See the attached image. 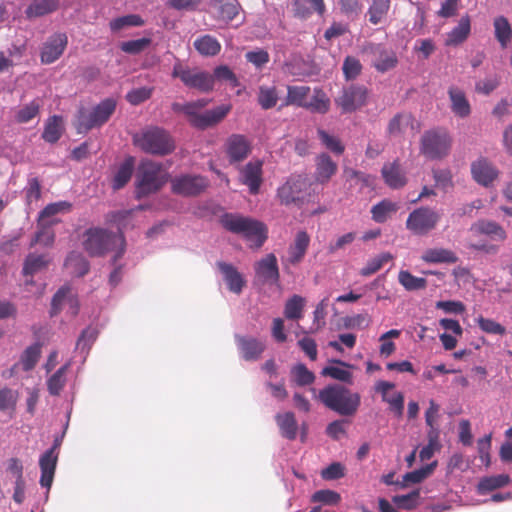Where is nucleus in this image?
<instances>
[{
	"label": "nucleus",
	"mask_w": 512,
	"mask_h": 512,
	"mask_svg": "<svg viewBox=\"0 0 512 512\" xmlns=\"http://www.w3.org/2000/svg\"><path fill=\"white\" fill-rule=\"evenodd\" d=\"M208 103L209 101L206 99H198L187 103L175 102L171 105V108L175 113L184 114L190 126L198 130H206L222 122L232 109L230 104H222L213 109L202 111Z\"/></svg>",
	"instance_id": "f257e3e1"
},
{
	"label": "nucleus",
	"mask_w": 512,
	"mask_h": 512,
	"mask_svg": "<svg viewBox=\"0 0 512 512\" xmlns=\"http://www.w3.org/2000/svg\"><path fill=\"white\" fill-rule=\"evenodd\" d=\"M133 144L147 154L161 157L173 153L176 149L173 136L159 126H149L134 134Z\"/></svg>",
	"instance_id": "f03ea898"
},
{
	"label": "nucleus",
	"mask_w": 512,
	"mask_h": 512,
	"mask_svg": "<svg viewBox=\"0 0 512 512\" xmlns=\"http://www.w3.org/2000/svg\"><path fill=\"white\" fill-rule=\"evenodd\" d=\"M221 224L226 230L242 235L252 243L251 247L260 248L268 237L266 225L250 217L227 213L221 217Z\"/></svg>",
	"instance_id": "7ed1b4c3"
},
{
	"label": "nucleus",
	"mask_w": 512,
	"mask_h": 512,
	"mask_svg": "<svg viewBox=\"0 0 512 512\" xmlns=\"http://www.w3.org/2000/svg\"><path fill=\"white\" fill-rule=\"evenodd\" d=\"M320 401L330 410L342 416L354 415L360 406V395L339 385H329L319 392Z\"/></svg>",
	"instance_id": "20e7f679"
},
{
	"label": "nucleus",
	"mask_w": 512,
	"mask_h": 512,
	"mask_svg": "<svg viewBox=\"0 0 512 512\" xmlns=\"http://www.w3.org/2000/svg\"><path fill=\"white\" fill-rule=\"evenodd\" d=\"M116 242H119L121 245V249L114 259L116 261L124 253L125 240L123 235H115L104 228L92 227L84 232L82 244L84 250L91 257H98L110 251Z\"/></svg>",
	"instance_id": "39448f33"
},
{
	"label": "nucleus",
	"mask_w": 512,
	"mask_h": 512,
	"mask_svg": "<svg viewBox=\"0 0 512 512\" xmlns=\"http://www.w3.org/2000/svg\"><path fill=\"white\" fill-rule=\"evenodd\" d=\"M452 143V136L446 129L426 130L420 138V154L429 160L444 159L450 154Z\"/></svg>",
	"instance_id": "423d86ee"
},
{
	"label": "nucleus",
	"mask_w": 512,
	"mask_h": 512,
	"mask_svg": "<svg viewBox=\"0 0 512 512\" xmlns=\"http://www.w3.org/2000/svg\"><path fill=\"white\" fill-rule=\"evenodd\" d=\"M115 109L116 101L112 98H106L91 111L85 109L79 110L75 122L77 132L87 133L93 128L101 127L110 119Z\"/></svg>",
	"instance_id": "0eeeda50"
},
{
	"label": "nucleus",
	"mask_w": 512,
	"mask_h": 512,
	"mask_svg": "<svg viewBox=\"0 0 512 512\" xmlns=\"http://www.w3.org/2000/svg\"><path fill=\"white\" fill-rule=\"evenodd\" d=\"M165 182L161 164L153 161L142 162L137 174L136 197L140 199L157 192Z\"/></svg>",
	"instance_id": "6e6552de"
},
{
	"label": "nucleus",
	"mask_w": 512,
	"mask_h": 512,
	"mask_svg": "<svg viewBox=\"0 0 512 512\" xmlns=\"http://www.w3.org/2000/svg\"><path fill=\"white\" fill-rule=\"evenodd\" d=\"M441 220V214L428 206L414 209L406 220V228L418 236H425L436 229Z\"/></svg>",
	"instance_id": "1a4fd4ad"
},
{
	"label": "nucleus",
	"mask_w": 512,
	"mask_h": 512,
	"mask_svg": "<svg viewBox=\"0 0 512 512\" xmlns=\"http://www.w3.org/2000/svg\"><path fill=\"white\" fill-rule=\"evenodd\" d=\"M172 76L179 78L188 88L196 89L203 93L212 91L214 87V77L212 74L184 67L180 63L174 65Z\"/></svg>",
	"instance_id": "9d476101"
},
{
	"label": "nucleus",
	"mask_w": 512,
	"mask_h": 512,
	"mask_svg": "<svg viewBox=\"0 0 512 512\" xmlns=\"http://www.w3.org/2000/svg\"><path fill=\"white\" fill-rule=\"evenodd\" d=\"M369 90L364 85L351 84L344 87L335 99L342 113H352L367 104Z\"/></svg>",
	"instance_id": "9b49d317"
},
{
	"label": "nucleus",
	"mask_w": 512,
	"mask_h": 512,
	"mask_svg": "<svg viewBox=\"0 0 512 512\" xmlns=\"http://www.w3.org/2000/svg\"><path fill=\"white\" fill-rule=\"evenodd\" d=\"M309 187L306 177L302 175H292L288 180L278 188L277 197L281 204H300L305 199V193Z\"/></svg>",
	"instance_id": "f8f14e48"
},
{
	"label": "nucleus",
	"mask_w": 512,
	"mask_h": 512,
	"mask_svg": "<svg viewBox=\"0 0 512 512\" xmlns=\"http://www.w3.org/2000/svg\"><path fill=\"white\" fill-rule=\"evenodd\" d=\"M209 186V181L201 175H181L171 180V190L174 194L192 197L198 196Z\"/></svg>",
	"instance_id": "ddd939ff"
},
{
	"label": "nucleus",
	"mask_w": 512,
	"mask_h": 512,
	"mask_svg": "<svg viewBox=\"0 0 512 512\" xmlns=\"http://www.w3.org/2000/svg\"><path fill=\"white\" fill-rule=\"evenodd\" d=\"M225 151L230 164L244 161L252 151V144L245 135L232 134L225 143Z\"/></svg>",
	"instance_id": "4468645a"
},
{
	"label": "nucleus",
	"mask_w": 512,
	"mask_h": 512,
	"mask_svg": "<svg viewBox=\"0 0 512 512\" xmlns=\"http://www.w3.org/2000/svg\"><path fill=\"white\" fill-rule=\"evenodd\" d=\"M262 167L263 162L261 160H252L240 168V182L248 187L252 195L259 193L263 183Z\"/></svg>",
	"instance_id": "2eb2a0df"
},
{
	"label": "nucleus",
	"mask_w": 512,
	"mask_h": 512,
	"mask_svg": "<svg viewBox=\"0 0 512 512\" xmlns=\"http://www.w3.org/2000/svg\"><path fill=\"white\" fill-rule=\"evenodd\" d=\"M68 44L65 33H56L50 36L44 43L40 58L43 64H51L58 60L64 53Z\"/></svg>",
	"instance_id": "dca6fc26"
},
{
	"label": "nucleus",
	"mask_w": 512,
	"mask_h": 512,
	"mask_svg": "<svg viewBox=\"0 0 512 512\" xmlns=\"http://www.w3.org/2000/svg\"><path fill=\"white\" fill-rule=\"evenodd\" d=\"M255 276L262 283L277 284L280 274L277 258L273 253L267 254L254 265Z\"/></svg>",
	"instance_id": "f3484780"
},
{
	"label": "nucleus",
	"mask_w": 512,
	"mask_h": 512,
	"mask_svg": "<svg viewBox=\"0 0 512 512\" xmlns=\"http://www.w3.org/2000/svg\"><path fill=\"white\" fill-rule=\"evenodd\" d=\"M57 444L48 449L39 459L41 470L40 485L46 489H50L53 483L55 470L57 466L58 456L55 454Z\"/></svg>",
	"instance_id": "a211bd4d"
},
{
	"label": "nucleus",
	"mask_w": 512,
	"mask_h": 512,
	"mask_svg": "<svg viewBox=\"0 0 512 512\" xmlns=\"http://www.w3.org/2000/svg\"><path fill=\"white\" fill-rule=\"evenodd\" d=\"M235 341L241 354V357L245 361L258 360L266 348L264 342L254 337L236 335Z\"/></svg>",
	"instance_id": "6ab92c4d"
},
{
	"label": "nucleus",
	"mask_w": 512,
	"mask_h": 512,
	"mask_svg": "<svg viewBox=\"0 0 512 512\" xmlns=\"http://www.w3.org/2000/svg\"><path fill=\"white\" fill-rule=\"evenodd\" d=\"M64 304H68L70 314L76 316L79 311V302L75 295L71 293V289L68 286L61 287L53 296L51 302V315H57Z\"/></svg>",
	"instance_id": "aec40b11"
},
{
	"label": "nucleus",
	"mask_w": 512,
	"mask_h": 512,
	"mask_svg": "<svg viewBox=\"0 0 512 512\" xmlns=\"http://www.w3.org/2000/svg\"><path fill=\"white\" fill-rule=\"evenodd\" d=\"M337 170V163L327 153H321L315 159V182L322 185L328 183Z\"/></svg>",
	"instance_id": "412c9836"
},
{
	"label": "nucleus",
	"mask_w": 512,
	"mask_h": 512,
	"mask_svg": "<svg viewBox=\"0 0 512 512\" xmlns=\"http://www.w3.org/2000/svg\"><path fill=\"white\" fill-rule=\"evenodd\" d=\"M310 244V236L304 231H298L293 242L288 247L287 262L291 265H298L304 259Z\"/></svg>",
	"instance_id": "4be33fe9"
},
{
	"label": "nucleus",
	"mask_w": 512,
	"mask_h": 512,
	"mask_svg": "<svg viewBox=\"0 0 512 512\" xmlns=\"http://www.w3.org/2000/svg\"><path fill=\"white\" fill-rule=\"evenodd\" d=\"M471 173L474 180L483 186H488L498 176V170L486 159H479L472 163Z\"/></svg>",
	"instance_id": "5701e85b"
},
{
	"label": "nucleus",
	"mask_w": 512,
	"mask_h": 512,
	"mask_svg": "<svg viewBox=\"0 0 512 512\" xmlns=\"http://www.w3.org/2000/svg\"><path fill=\"white\" fill-rule=\"evenodd\" d=\"M217 266L223 275L228 289L235 294H240L246 284L241 273L229 263L218 262Z\"/></svg>",
	"instance_id": "b1692460"
},
{
	"label": "nucleus",
	"mask_w": 512,
	"mask_h": 512,
	"mask_svg": "<svg viewBox=\"0 0 512 512\" xmlns=\"http://www.w3.org/2000/svg\"><path fill=\"white\" fill-rule=\"evenodd\" d=\"M373 53L375 59L373 60L372 66L380 73L392 70L398 64L397 55L392 50H387L379 45L375 47Z\"/></svg>",
	"instance_id": "393cba45"
},
{
	"label": "nucleus",
	"mask_w": 512,
	"mask_h": 512,
	"mask_svg": "<svg viewBox=\"0 0 512 512\" xmlns=\"http://www.w3.org/2000/svg\"><path fill=\"white\" fill-rule=\"evenodd\" d=\"M415 118L411 113H397L388 123L387 133L389 136L397 137L403 135L407 129L415 130Z\"/></svg>",
	"instance_id": "a878e982"
},
{
	"label": "nucleus",
	"mask_w": 512,
	"mask_h": 512,
	"mask_svg": "<svg viewBox=\"0 0 512 512\" xmlns=\"http://www.w3.org/2000/svg\"><path fill=\"white\" fill-rule=\"evenodd\" d=\"M471 32V19L469 15L460 18L457 26H455L445 39L446 46H457L467 40Z\"/></svg>",
	"instance_id": "bb28decb"
},
{
	"label": "nucleus",
	"mask_w": 512,
	"mask_h": 512,
	"mask_svg": "<svg viewBox=\"0 0 512 512\" xmlns=\"http://www.w3.org/2000/svg\"><path fill=\"white\" fill-rule=\"evenodd\" d=\"M422 261L429 264H454L459 258L455 252L446 248H429L421 255Z\"/></svg>",
	"instance_id": "cd10ccee"
},
{
	"label": "nucleus",
	"mask_w": 512,
	"mask_h": 512,
	"mask_svg": "<svg viewBox=\"0 0 512 512\" xmlns=\"http://www.w3.org/2000/svg\"><path fill=\"white\" fill-rule=\"evenodd\" d=\"M448 95L452 112L460 118L468 117L471 113V106L465 93L459 88L451 87L448 90Z\"/></svg>",
	"instance_id": "c85d7f7f"
},
{
	"label": "nucleus",
	"mask_w": 512,
	"mask_h": 512,
	"mask_svg": "<svg viewBox=\"0 0 512 512\" xmlns=\"http://www.w3.org/2000/svg\"><path fill=\"white\" fill-rule=\"evenodd\" d=\"M381 173L385 183L392 189L401 188L406 184V178L396 162L384 164Z\"/></svg>",
	"instance_id": "c756f323"
},
{
	"label": "nucleus",
	"mask_w": 512,
	"mask_h": 512,
	"mask_svg": "<svg viewBox=\"0 0 512 512\" xmlns=\"http://www.w3.org/2000/svg\"><path fill=\"white\" fill-rule=\"evenodd\" d=\"M275 420L279 427L280 433L284 438L288 440L296 439L298 424L295 415L292 412L278 413L275 416Z\"/></svg>",
	"instance_id": "7c9ffc66"
},
{
	"label": "nucleus",
	"mask_w": 512,
	"mask_h": 512,
	"mask_svg": "<svg viewBox=\"0 0 512 512\" xmlns=\"http://www.w3.org/2000/svg\"><path fill=\"white\" fill-rule=\"evenodd\" d=\"M64 132L63 119L61 116L53 115L46 120L42 138L45 142L56 143Z\"/></svg>",
	"instance_id": "2f4dec72"
},
{
	"label": "nucleus",
	"mask_w": 512,
	"mask_h": 512,
	"mask_svg": "<svg viewBox=\"0 0 512 512\" xmlns=\"http://www.w3.org/2000/svg\"><path fill=\"white\" fill-rule=\"evenodd\" d=\"M58 0H34L26 8L28 18H37L52 13L58 9Z\"/></svg>",
	"instance_id": "473e14b6"
},
{
	"label": "nucleus",
	"mask_w": 512,
	"mask_h": 512,
	"mask_svg": "<svg viewBox=\"0 0 512 512\" xmlns=\"http://www.w3.org/2000/svg\"><path fill=\"white\" fill-rule=\"evenodd\" d=\"M193 45L197 52L203 56H215L221 50L220 42L209 34L198 37Z\"/></svg>",
	"instance_id": "72a5a7b5"
},
{
	"label": "nucleus",
	"mask_w": 512,
	"mask_h": 512,
	"mask_svg": "<svg viewBox=\"0 0 512 512\" xmlns=\"http://www.w3.org/2000/svg\"><path fill=\"white\" fill-rule=\"evenodd\" d=\"M471 229L479 234L494 236L501 241L507 237L505 230L494 221L479 220L472 225Z\"/></svg>",
	"instance_id": "f704fd0d"
},
{
	"label": "nucleus",
	"mask_w": 512,
	"mask_h": 512,
	"mask_svg": "<svg viewBox=\"0 0 512 512\" xmlns=\"http://www.w3.org/2000/svg\"><path fill=\"white\" fill-rule=\"evenodd\" d=\"M213 7L217 9L219 18L226 22L232 21L240 10L237 0H215Z\"/></svg>",
	"instance_id": "c9c22d12"
},
{
	"label": "nucleus",
	"mask_w": 512,
	"mask_h": 512,
	"mask_svg": "<svg viewBox=\"0 0 512 512\" xmlns=\"http://www.w3.org/2000/svg\"><path fill=\"white\" fill-rule=\"evenodd\" d=\"M65 266L70 269L71 273L82 277L86 275L89 272V262L87 259L78 252H71L66 260H65Z\"/></svg>",
	"instance_id": "e433bc0d"
},
{
	"label": "nucleus",
	"mask_w": 512,
	"mask_h": 512,
	"mask_svg": "<svg viewBox=\"0 0 512 512\" xmlns=\"http://www.w3.org/2000/svg\"><path fill=\"white\" fill-rule=\"evenodd\" d=\"M399 206L391 200L384 199L371 209L372 219L377 223H384L391 214L397 212Z\"/></svg>",
	"instance_id": "4c0bfd02"
},
{
	"label": "nucleus",
	"mask_w": 512,
	"mask_h": 512,
	"mask_svg": "<svg viewBox=\"0 0 512 512\" xmlns=\"http://www.w3.org/2000/svg\"><path fill=\"white\" fill-rule=\"evenodd\" d=\"M309 93V86H288L284 105H295L304 108L307 103Z\"/></svg>",
	"instance_id": "58836bf2"
},
{
	"label": "nucleus",
	"mask_w": 512,
	"mask_h": 512,
	"mask_svg": "<svg viewBox=\"0 0 512 512\" xmlns=\"http://www.w3.org/2000/svg\"><path fill=\"white\" fill-rule=\"evenodd\" d=\"M495 38L502 48H506L512 38V28L508 19L504 16H498L494 19Z\"/></svg>",
	"instance_id": "ea45409f"
},
{
	"label": "nucleus",
	"mask_w": 512,
	"mask_h": 512,
	"mask_svg": "<svg viewBox=\"0 0 512 512\" xmlns=\"http://www.w3.org/2000/svg\"><path fill=\"white\" fill-rule=\"evenodd\" d=\"M306 300L304 297L294 294L284 306V316L288 320H299L303 317Z\"/></svg>",
	"instance_id": "a19ab883"
},
{
	"label": "nucleus",
	"mask_w": 512,
	"mask_h": 512,
	"mask_svg": "<svg viewBox=\"0 0 512 512\" xmlns=\"http://www.w3.org/2000/svg\"><path fill=\"white\" fill-rule=\"evenodd\" d=\"M40 355H41V347L39 344H34V345L27 347L21 355L20 363L15 364L12 367V372L19 365L22 366V369L24 371L32 370L36 366V364L40 358Z\"/></svg>",
	"instance_id": "79ce46f5"
},
{
	"label": "nucleus",
	"mask_w": 512,
	"mask_h": 512,
	"mask_svg": "<svg viewBox=\"0 0 512 512\" xmlns=\"http://www.w3.org/2000/svg\"><path fill=\"white\" fill-rule=\"evenodd\" d=\"M390 9V0H372L367 14L371 24L377 25L381 23L387 16Z\"/></svg>",
	"instance_id": "37998d69"
},
{
	"label": "nucleus",
	"mask_w": 512,
	"mask_h": 512,
	"mask_svg": "<svg viewBox=\"0 0 512 512\" xmlns=\"http://www.w3.org/2000/svg\"><path fill=\"white\" fill-rule=\"evenodd\" d=\"M49 261L46 259L44 255H38L35 253H30L27 255L24 265H23V274L25 276H33L34 274L44 270Z\"/></svg>",
	"instance_id": "c03bdc74"
},
{
	"label": "nucleus",
	"mask_w": 512,
	"mask_h": 512,
	"mask_svg": "<svg viewBox=\"0 0 512 512\" xmlns=\"http://www.w3.org/2000/svg\"><path fill=\"white\" fill-rule=\"evenodd\" d=\"M398 281L407 291L423 290L427 287V280L425 278L416 277L407 270L399 272Z\"/></svg>",
	"instance_id": "a18cd8bd"
},
{
	"label": "nucleus",
	"mask_w": 512,
	"mask_h": 512,
	"mask_svg": "<svg viewBox=\"0 0 512 512\" xmlns=\"http://www.w3.org/2000/svg\"><path fill=\"white\" fill-rule=\"evenodd\" d=\"M133 158H128L121 164L113 179V189L123 188L131 179L133 173Z\"/></svg>",
	"instance_id": "49530a36"
},
{
	"label": "nucleus",
	"mask_w": 512,
	"mask_h": 512,
	"mask_svg": "<svg viewBox=\"0 0 512 512\" xmlns=\"http://www.w3.org/2000/svg\"><path fill=\"white\" fill-rule=\"evenodd\" d=\"M510 481L508 475L501 474L496 476L484 477L478 483V491L480 494L493 491L495 489L506 486Z\"/></svg>",
	"instance_id": "de8ad7c7"
},
{
	"label": "nucleus",
	"mask_w": 512,
	"mask_h": 512,
	"mask_svg": "<svg viewBox=\"0 0 512 512\" xmlns=\"http://www.w3.org/2000/svg\"><path fill=\"white\" fill-rule=\"evenodd\" d=\"M291 377L298 386L310 385L315 381V375L303 363H298L291 368Z\"/></svg>",
	"instance_id": "09e8293b"
},
{
	"label": "nucleus",
	"mask_w": 512,
	"mask_h": 512,
	"mask_svg": "<svg viewBox=\"0 0 512 512\" xmlns=\"http://www.w3.org/2000/svg\"><path fill=\"white\" fill-rule=\"evenodd\" d=\"M306 109L325 114L330 108V100L322 90H316L310 101H307Z\"/></svg>",
	"instance_id": "8fccbe9b"
},
{
	"label": "nucleus",
	"mask_w": 512,
	"mask_h": 512,
	"mask_svg": "<svg viewBox=\"0 0 512 512\" xmlns=\"http://www.w3.org/2000/svg\"><path fill=\"white\" fill-rule=\"evenodd\" d=\"M393 259V255L389 252H384L376 257L370 259L366 265L360 270V274L362 276H370L378 272L385 263L391 261Z\"/></svg>",
	"instance_id": "3c124183"
},
{
	"label": "nucleus",
	"mask_w": 512,
	"mask_h": 512,
	"mask_svg": "<svg viewBox=\"0 0 512 512\" xmlns=\"http://www.w3.org/2000/svg\"><path fill=\"white\" fill-rule=\"evenodd\" d=\"M40 107L41 101L39 99L32 100L17 111L15 115L16 121L18 123H27L31 121L39 114Z\"/></svg>",
	"instance_id": "603ef678"
},
{
	"label": "nucleus",
	"mask_w": 512,
	"mask_h": 512,
	"mask_svg": "<svg viewBox=\"0 0 512 512\" xmlns=\"http://www.w3.org/2000/svg\"><path fill=\"white\" fill-rule=\"evenodd\" d=\"M278 101L276 87L260 86L258 92V103L264 110L273 108Z\"/></svg>",
	"instance_id": "864d4df0"
},
{
	"label": "nucleus",
	"mask_w": 512,
	"mask_h": 512,
	"mask_svg": "<svg viewBox=\"0 0 512 512\" xmlns=\"http://www.w3.org/2000/svg\"><path fill=\"white\" fill-rule=\"evenodd\" d=\"M420 490L415 489L405 495H396L392 498L393 503L400 509L412 510L418 506Z\"/></svg>",
	"instance_id": "5fc2aeb1"
},
{
	"label": "nucleus",
	"mask_w": 512,
	"mask_h": 512,
	"mask_svg": "<svg viewBox=\"0 0 512 512\" xmlns=\"http://www.w3.org/2000/svg\"><path fill=\"white\" fill-rule=\"evenodd\" d=\"M317 134L322 144L328 150L337 155H341L344 152L345 147L338 137L330 135L328 132L321 128L317 130Z\"/></svg>",
	"instance_id": "6e6d98bb"
},
{
	"label": "nucleus",
	"mask_w": 512,
	"mask_h": 512,
	"mask_svg": "<svg viewBox=\"0 0 512 512\" xmlns=\"http://www.w3.org/2000/svg\"><path fill=\"white\" fill-rule=\"evenodd\" d=\"M68 365L60 367L47 381V388L51 395H59L63 387L65 386L66 379L65 374Z\"/></svg>",
	"instance_id": "4d7b16f0"
},
{
	"label": "nucleus",
	"mask_w": 512,
	"mask_h": 512,
	"mask_svg": "<svg viewBox=\"0 0 512 512\" xmlns=\"http://www.w3.org/2000/svg\"><path fill=\"white\" fill-rule=\"evenodd\" d=\"M53 223V221H48V223L38 224L39 230L31 241L30 247H33L38 243L49 246L54 242V234L50 228Z\"/></svg>",
	"instance_id": "13d9d810"
},
{
	"label": "nucleus",
	"mask_w": 512,
	"mask_h": 512,
	"mask_svg": "<svg viewBox=\"0 0 512 512\" xmlns=\"http://www.w3.org/2000/svg\"><path fill=\"white\" fill-rule=\"evenodd\" d=\"M144 25V20L137 14H130L116 18L110 22L112 31H119L125 27H138Z\"/></svg>",
	"instance_id": "bf43d9fd"
},
{
	"label": "nucleus",
	"mask_w": 512,
	"mask_h": 512,
	"mask_svg": "<svg viewBox=\"0 0 512 512\" xmlns=\"http://www.w3.org/2000/svg\"><path fill=\"white\" fill-rule=\"evenodd\" d=\"M19 398L16 390L0 387V411L14 410Z\"/></svg>",
	"instance_id": "052dcab7"
},
{
	"label": "nucleus",
	"mask_w": 512,
	"mask_h": 512,
	"mask_svg": "<svg viewBox=\"0 0 512 512\" xmlns=\"http://www.w3.org/2000/svg\"><path fill=\"white\" fill-rule=\"evenodd\" d=\"M476 322H477L479 328L487 334L500 335V336H503L506 334V328L502 324L496 322L493 319L479 316L476 319Z\"/></svg>",
	"instance_id": "680f3d73"
},
{
	"label": "nucleus",
	"mask_w": 512,
	"mask_h": 512,
	"mask_svg": "<svg viewBox=\"0 0 512 512\" xmlns=\"http://www.w3.org/2000/svg\"><path fill=\"white\" fill-rule=\"evenodd\" d=\"M321 375L325 377H331L335 380L345 382L348 384H352L353 382V376L352 373L344 369L342 367H336V366H327L324 367L321 371Z\"/></svg>",
	"instance_id": "e2e57ef3"
},
{
	"label": "nucleus",
	"mask_w": 512,
	"mask_h": 512,
	"mask_svg": "<svg viewBox=\"0 0 512 512\" xmlns=\"http://www.w3.org/2000/svg\"><path fill=\"white\" fill-rule=\"evenodd\" d=\"M342 70L346 80H354L360 75L362 71V65L357 58L353 56H347L344 59Z\"/></svg>",
	"instance_id": "0e129e2a"
},
{
	"label": "nucleus",
	"mask_w": 512,
	"mask_h": 512,
	"mask_svg": "<svg viewBox=\"0 0 512 512\" xmlns=\"http://www.w3.org/2000/svg\"><path fill=\"white\" fill-rule=\"evenodd\" d=\"M435 466L436 462L428 464L420 469L408 472L403 476V481L414 484L420 483L433 472Z\"/></svg>",
	"instance_id": "69168bd1"
},
{
	"label": "nucleus",
	"mask_w": 512,
	"mask_h": 512,
	"mask_svg": "<svg viewBox=\"0 0 512 512\" xmlns=\"http://www.w3.org/2000/svg\"><path fill=\"white\" fill-rule=\"evenodd\" d=\"M340 500V495L332 490H319L312 495V502H320L326 505H337Z\"/></svg>",
	"instance_id": "338daca9"
},
{
	"label": "nucleus",
	"mask_w": 512,
	"mask_h": 512,
	"mask_svg": "<svg viewBox=\"0 0 512 512\" xmlns=\"http://www.w3.org/2000/svg\"><path fill=\"white\" fill-rule=\"evenodd\" d=\"M97 336L98 331L96 328L87 327L81 332L76 344V348L81 350H89Z\"/></svg>",
	"instance_id": "774afa93"
}]
</instances>
